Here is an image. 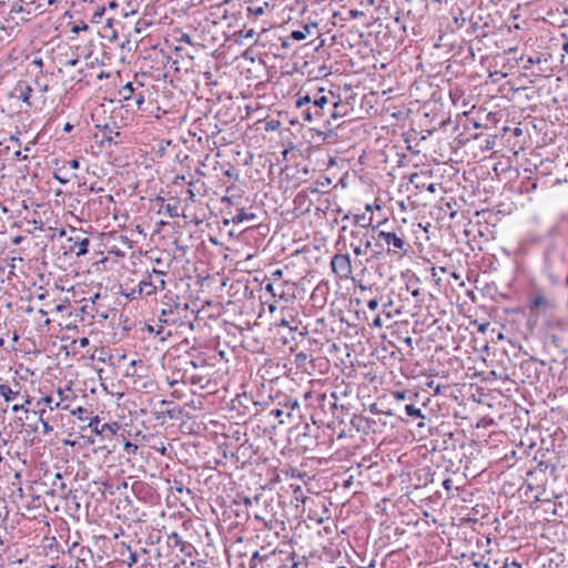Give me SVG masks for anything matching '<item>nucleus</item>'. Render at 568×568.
I'll return each instance as SVG.
<instances>
[{
  "label": "nucleus",
  "instance_id": "5701e85b",
  "mask_svg": "<svg viewBox=\"0 0 568 568\" xmlns=\"http://www.w3.org/2000/svg\"><path fill=\"white\" fill-rule=\"evenodd\" d=\"M51 486L52 494L59 493L61 496L67 494V485L63 481L62 475L60 473L54 474V478L51 483Z\"/></svg>",
  "mask_w": 568,
  "mask_h": 568
},
{
  "label": "nucleus",
  "instance_id": "4c0bfd02",
  "mask_svg": "<svg viewBox=\"0 0 568 568\" xmlns=\"http://www.w3.org/2000/svg\"><path fill=\"white\" fill-rule=\"evenodd\" d=\"M72 415L75 416L81 422L90 420V417H88V409L81 406L72 410Z\"/></svg>",
  "mask_w": 568,
  "mask_h": 568
},
{
  "label": "nucleus",
  "instance_id": "c9c22d12",
  "mask_svg": "<svg viewBox=\"0 0 568 568\" xmlns=\"http://www.w3.org/2000/svg\"><path fill=\"white\" fill-rule=\"evenodd\" d=\"M126 551L128 556L124 559V562L131 568L139 561V554L136 551H132L130 547L126 548Z\"/></svg>",
  "mask_w": 568,
  "mask_h": 568
},
{
  "label": "nucleus",
  "instance_id": "2eb2a0df",
  "mask_svg": "<svg viewBox=\"0 0 568 568\" xmlns=\"http://www.w3.org/2000/svg\"><path fill=\"white\" fill-rule=\"evenodd\" d=\"M555 306L554 301L541 293L534 294L530 297L531 312H546Z\"/></svg>",
  "mask_w": 568,
  "mask_h": 568
},
{
  "label": "nucleus",
  "instance_id": "ea45409f",
  "mask_svg": "<svg viewBox=\"0 0 568 568\" xmlns=\"http://www.w3.org/2000/svg\"><path fill=\"white\" fill-rule=\"evenodd\" d=\"M256 32L254 29H247L246 27H244L242 30L235 32V36L240 37V38H245V39H254Z\"/></svg>",
  "mask_w": 568,
  "mask_h": 568
},
{
  "label": "nucleus",
  "instance_id": "a878e982",
  "mask_svg": "<svg viewBox=\"0 0 568 568\" xmlns=\"http://www.w3.org/2000/svg\"><path fill=\"white\" fill-rule=\"evenodd\" d=\"M19 395V392H14L7 384H0V396L3 397L6 402L13 400Z\"/></svg>",
  "mask_w": 568,
  "mask_h": 568
},
{
  "label": "nucleus",
  "instance_id": "393cba45",
  "mask_svg": "<svg viewBox=\"0 0 568 568\" xmlns=\"http://www.w3.org/2000/svg\"><path fill=\"white\" fill-rule=\"evenodd\" d=\"M314 99V92H306L305 94L298 93L297 100H296V106L298 109H302L304 106H310Z\"/></svg>",
  "mask_w": 568,
  "mask_h": 568
},
{
  "label": "nucleus",
  "instance_id": "39448f33",
  "mask_svg": "<svg viewBox=\"0 0 568 568\" xmlns=\"http://www.w3.org/2000/svg\"><path fill=\"white\" fill-rule=\"evenodd\" d=\"M141 82H128L119 90V95L126 102L128 108H135L136 111H144L145 91Z\"/></svg>",
  "mask_w": 568,
  "mask_h": 568
},
{
  "label": "nucleus",
  "instance_id": "dca6fc26",
  "mask_svg": "<svg viewBox=\"0 0 568 568\" xmlns=\"http://www.w3.org/2000/svg\"><path fill=\"white\" fill-rule=\"evenodd\" d=\"M168 538L169 541H171L174 547H179L180 551L185 556L192 557L195 552V547L191 542L183 540L178 532H171Z\"/></svg>",
  "mask_w": 568,
  "mask_h": 568
},
{
  "label": "nucleus",
  "instance_id": "c756f323",
  "mask_svg": "<svg viewBox=\"0 0 568 568\" xmlns=\"http://www.w3.org/2000/svg\"><path fill=\"white\" fill-rule=\"evenodd\" d=\"M329 184H331V179L322 175L316 180V186L310 187V192L311 193H320V187H327Z\"/></svg>",
  "mask_w": 568,
  "mask_h": 568
},
{
  "label": "nucleus",
  "instance_id": "09e8293b",
  "mask_svg": "<svg viewBox=\"0 0 568 568\" xmlns=\"http://www.w3.org/2000/svg\"><path fill=\"white\" fill-rule=\"evenodd\" d=\"M65 168L69 166L72 170H78L80 168V161L78 159H72L65 162Z\"/></svg>",
  "mask_w": 568,
  "mask_h": 568
},
{
  "label": "nucleus",
  "instance_id": "6e6d98bb",
  "mask_svg": "<svg viewBox=\"0 0 568 568\" xmlns=\"http://www.w3.org/2000/svg\"><path fill=\"white\" fill-rule=\"evenodd\" d=\"M255 519L256 520H261L263 523V525L268 528V529H272V521H266L263 517L258 516V515H255Z\"/></svg>",
  "mask_w": 568,
  "mask_h": 568
},
{
  "label": "nucleus",
  "instance_id": "f3484780",
  "mask_svg": "<svg viewBox=\"0 0 568 568\" xmlns=\"http://www.w3.org/2000/svg\"><path fill=\"white\" fill-rule=\"evenodd\" d=\"M283 556H285L284 551L276 550H272L267 554H264V559L261 568H276L281 566L284 562Z\"/></svg>",
  "mask_w": 568,
  "mask_h": 568
},
{
  "label": "nucleus",
  "instance_id": "79ce46f5",
  "mask_svg": "<svg viewBox=\"0 0 568 568\" xmlns=\"http://www.w3.org/2000/svg\"><path fill=\"white\" fill-rule=\"evenodd\" d=\"M384 253H386V251H382V248L375 247V250L373 251V254L371 255L369 258L366 260V262L371 263L374 261H379L384 256Z\"/></svg>",
  "mask_w": 568,
  "mask_h": 568
},
{
  "label": "nucleus",
  "instance_id": "6e6552de",
  "mask_svg": "<svg viewBox=\"0 0 568 568\" xmlns=\"http://www.w3.org/2000/svg\"><path fill=\"white\" fill-rule=\"evenodd\" d=\"M332 272L342 281L352 278V260L349 254H335L331 260Z\"/></svg>",
  "mask_w": 568,
  "mask_h": 568
},
{
  "label": "nucleus",
  "instance_id": "338daca9",
  "mask_svg": "<svg viewBox=\"0 0 568 568\" xmlns=\"http://www.w3.org/2000/svg\"><path fill=\"white\" fill-rule=\"evenodd\" d=\"M181 41L186 42V43H189V44H191V43H192V41H191V37H190L189 34H186V33H183V34H182V37H181Z\"/></svg>",
  "mask_w": 568,
  "mask_h": 568
},
{
  "label": "nucleus",
  "instance_id": "774afa93",
  "mask_svg": "<svg viewBox=\"0 0 568 568\" xmlns=\"http://www.w3.org/2000/svg\"><path fill=\"white\" fill-rule=\"evenodd\" d=\"M8 139H9V141H12L14 143H17L18 145H21L20 139L13 134H10Z\"/></svg>",
  "mask_w": 568,
  "mask_h": 568
},
{
  "label": "nucleus",
  "instance_id": "423d86ee",
  "mask_svg": "<svg viewBox=\"0 0 568 568\" xmlns=\"http://www.w3.org/2000/svg\"><path fill=\"white\" fill-rule=\"evenodd\" d=\"M166 275V272L156 270L154 267L151 271H146L140 281L141 290L143 291L144 296L149 297L160 291H163L166 284L164 278Z\"/></svg>",
  "mask_w": 568,
  "mask_h": 568
},
{
  "label": "nucleus",
  "instance_id": "7ed1b4c3",
  "mask_svg": "<svg viewBox=\"0 0 568 568\" xmlns=\"http://www.w3.org/2000/svg\"><path fill=\"white\" fill-rule=\"evenodd\" d=\"M189 304L175 302L172 298L169 302H162V307L159 314V322L165 325H187L193 327L192 322L189 320Z\"/></svg>",
  "mask_w": 568,
  "mask_h": 568
},
{
  "label": "nucleus",
  "instance_id": "3c124183",
  "mask_svg": "<svg viewBox=\"0 0 568 568\" xmlns=\"http://www.w3.org/2000/svg\"><path fill=\"white\" fill-rule=\"evenodd\" d=\"M501 568H521V565L515 560L508 562V559H506Z\"/></svg>",
  "mask_w": 568,
  "mask_h": 568
},
{
  "label": "nucleus",
  "instance_id": "f03ea898",
  "mask_svg": "<svg viewBox=\"0 0 568 568\" xmlns=\"http://www.w3.org/2000/svg\"><path fill=\"white\" fill-rule=\"evenodd\" d=\"M254 405H260L263 408L273 405L270 409V415L278 418L280 424H284V417L292 419L295 412L300 416V403L297 398L292 397L282 392H276L275 395H270L268 400H254Z\"/></svg>",
  "mask_w": 568,
  "mask_h": 568
},
{
  "label": "nucleus",
  "instance_id": "f257e3e1",
  "mask_svg": "<svg viewBox=\"0 0 568 568\" xmlns=\"http://www.w3.org/2000/svg\"><path fill=\"white\" fill-rule=\"evenodd\" d=\"M374 247L386 251V254L394 261H400L409 252L410 244L406 241L404 233L379 230V225L373 226Z\"/></svg>",
  "mask_w": 568,
  "mask_h": 568
},
{
  "label": "nucleus",
  "instance_id": "49530a36",
  "mask_svg": "<svg viewBox=\"0 0 568 568\" xmlns=\"http://www.w3.org/2000/svg\"><path fill=\"white\" fill-rule=\"evenodd\" d=\"M337 399H338L337 393L332 392L329 394V399H328V404L332 408H337Z\"/></svg>",
  "mask_w": 568,
  "mask_h": 568
},
{
  "label": "nucleus",
  "instance_id": "a18cd8bd",
  "mask_svg": "<svg viewBox=\"0 0 568 568\" xmlns=\"http://www.w3.org/2000/svg\"><path fill=\"white\" fill-rule=\"evenodd\" d=\"M366 305L367 307L371 310V311H376L378 308V305H379V300L377 297H373V298H369L367 302H366Z\"/></svg>",
  "mask_w": 568,
  "mask_h": 568
},
{
  "label": "nucleus",
  "instance_id": "4be33fe9",
  "mask_svg": "<svg viewBox=\"0 0 568 568\" xmlns=\"http://www.w3.org/2000/svg\"><path fill=\"white\" fill-rule=\"evenodd\" d=\"M120 295L125 296L129 301H135L144 296V293L141 290V284L139 283L138 286L131 288L121 286Z\"/></svg>",
  "mask_w": 568,
  "mask_h": 568
},
{
  "label": "nucleus",
  "instance_id": "bb28decb",
  "mask_svg": "<svg viewBox=\"0 0 568 568\" xmlns=\"http://www.w3.org/2000/svg\"><path fill=\"white\" fill-rule=\"evenodd\" d=\"M268 7V2L264 1L263 4H254L246 8L248 16L261 17L265 13V8Z\"/></svg>",
  "mask_w": 568,
  "mask_h": 568
},
{
  "label": "nucleus",
  "instance_id": "4d7b16f0",
  "mask_svg": "<svg viewBox=\"0 0 568 568\" xmlns=\"http://www.w3.org/2000/svg\"><path fill=\"white\" fill-rule=\"evenodd\" d=\"M410 293L416 298L417 302H420L419 296L422 295V292L419 287L413 288Z\"/></svg>",
  "mask_w": 568,
  "mask_h": 568
},
{
  "label": "nucleus",
  "instance_id": "0e129e2a",
  "mask_svg": "<svg viewBox=\"0 0 568 568\" xmlns=\"http://www.w3.org/2000/svg\"><path fill=\"white\" fill-rule=\"evenodd\" d=\"M13 155H14V158H16L17 160H27V159H28V156H27V155H22L21 151H19V150H18V151H16V152L13 153Z\"/></svg>",
  "mask_w": 568,
  "mask_h": 568
},
{
  "label": "nucleus",
  "instance_id": "aec40b11",
  "mask_svg": "<svg viewBox=\"0 0 568 568\" xmlns=\"http://www.w3.org/2000/svg\"><path fill=\"white\" fill-rule=\"evenodd\" d=\"M53 1L49 0H32L27 2L26 14H41L48 10V6H50Z\"/></svg>",
  "mask_w": 568,
  "mask_h": 568
},
{
  "label": "nucleus",
  "instance_id": "1a4fd4ad",
  "mask_svg": "<svg viewBox=\"0 0 568 568\" xmlns=\"http://www.w3.org/2000/svg\"><path fill=\"white\" fill-rule=\"evenodd\" d=\"M88 427L91 432L98 436H101L102 439L111 438L116 435V433L121 429V424L118 422L114 423H103L101 424V419L99 416L91 417Z\"/></svg>",
  "mask_w": 568,
  "mask_h": 568
},
{
  "label": "nucleus",
  "instance_id": "37998d69",
  "mask_svg": "<svg viewBox=\"0 0 568 568\" xmlns=\"http://www.w3.org/2000/svg\"><path fill=\"white\" fill-rule=\"evenodd\" d=\"M124 450L130 454V455H134L138 450V445L131 443V442H125L124 444Z\"/></svg>",
  "mask_w": 568,
  "mask_h": 568
},
{
  "label": "nucleus",
  "instance_id": "f704fd0d",
  "mask_svg": "<svg viewBox=\"0 0 568 568\" xmlns=\"http://www.w3.org/2000/svg\"><path fill=\"white\" fill-rule=\"evenodd\" d=\"M405 414L412 418H418L422 417V410L420 408L416 407L413 404L405 405Z\"/></svg>",
  "mask_w": 568,
  "mask_h": 568
},
{
  "label": "nucleus",
  "instance_id": "5fc2aeb1",
  "mask_svg": "<svg viewBox=\"0 0 568 568\" xmlns=\"http://www.w3.org/2000/svg\"><path fill=\"white\" fill-rule=\"evenodd\" d=\"M277 325H278V326H285V327H288V328H290V331H296V329H297V326H295V327L291 326V325H290V322H288L287 320H285V318H282Z\"/></svg>",
  "mask_w": 568,
  "mask_h": 568
},
{
  "label": "nucleus",
  "instance_id": "13d9d810",
  "mask_svg": "<svg viewBox=\"0 0 568 568\" xmlns=\"http://www.w3.org/2000/svg\"><path fill=\"white\" fill-rule=\"evenodd\" d=\"M268 278H283V271L280 268L274 271Z\"/></svg>",
  "mask_w": 568,
  "mask_h": 568
},
{
  "label": "nucleus",
  "instance_id": "473e14b6",
  "mask_svg": "<svg viewBox=\"0 0 568 568\" xmlns=\"http://www.w3.org/2000/svg\"><path fill=\"white\" fill-rule=\"evenodd\" d=\"M33 414H39V420L42 424L43 433L44 434H51L53 432V427L43 418V415L45 414V409H41L39 412L34 410Z\"/></svg>",
  "mask_w": 568,
  "mask_h": 568
},
{
  "label": "nucleus",
  "instance_id": "603ef678",
  "mask_svg": "<svg viewBox=\"0 0 568 568\" xmlns=\"http://www.w3.org/2000/svg\"><path fill=\"white\" fill-rule=\"evenodd\" d=\"M28 224H31L33 230H42L43 227V223L42 221H37V220H32V221H28Z\"/></svg>",
  "mask_w": 568,
  "mask_h": 568
},
{
  "label": "nucleus",
  "instance_id": "0eeeda50",
  "mask_svg": "<svg viewBox=\"0 0 568 568\" xmlns=\"http://www.w3.org/2000/svg\"><path fill=\"white\" fill-rule=\"evenodd\" d=\"M264 290L277 301L288 302L295 297L294 285L283 278H265Z\"/></svg>",
  "mask_w": 568,
  "mask_h": 568
},
{
  "label": "nucleus",
  "instance_id": "2f4dec72",
  "mask_svg": "<svg viewBox=\"0 0 568 568\" xmlns=\"http://www.w3.org/2000/svg\"><path fill=\"white\" fill-rule=\"evenodd\" d=\"M466 23H467V20H466V18L462 17V14L454 16L453 22L449 24V27H450L452 31H456V30H459L463 27H465Z\"/></svg>",
  "mask_w": 568,
  "mask_h": 568
},
{
  "label": "nucleus",
  "instance_id": "69168bd1",
  "mask_svg": "<svg viewBox=\"0 0 568 568\" xmlns=\"http://www.w3.org/2000/svg\"><path fill=\"white\" fill-rule=\"evenodd\" d=\"M373 325L374 326H377V327H381L383 324H382V320H381V316L377 315L374 321H373Z\"/></svg>",
  "mask_w": 568,
  "mask_h": 568
},
{
  "label": "nucleus",
  "instance_id": "c85d7f7f",
  "mask_svg": "<svg viewBox=\"0 0 568 568\" xmlns=\"http://www.w3.org/2000/svg\"><path fill=\"white\" fill-rule=\"evenodd\" d=\"M264 559V555H262L258 550L254 551L248 561L250 568H261Z\"/></svg>",
  "mask_w": 568,
  "mask_h": 568
},
{
  "label": "nucleus",
  "instance_id": "9b49d317",
  "mask_svg": "<svg viewBox=\"0 0 568 568\" xmlns=\"http://www.w3.org/2000/svg\"><path fill=\"white\" fill-rule=\"evenodd\" d=\"M72 232L74 233V235H71L67 239V248L71 253H75L77 256L85 255L89 252L90 239L87 236H82L75 230H73Z\"/></svg>",
  "mask_w": 568,
  "mask_h": 568
},
{
  "label": "nucleus",
  "instance_id": "58836bf2",
  "mask_svg": "<svg viewBox=\"0 0 568 568\" xmlns=\"http://www.w3.org/2000/svg\"><path fill=\"white\" fill-rule=\"evenodd\" d=\"M65 165L60 168L58 172L54 173V179L59 181L61 184H65L70 181V178L65 174Z\"/></svg>",
  "mask_w": 568,
  "mask_h": 568
},
{
  "label": "nucleus",
  "instance_id": "680f3d73",
  "mask_svg": "<svg viewBox=\"0 0 568 568\" xmlns=\"http://www.w3.org/2000/svg\"><path fill=\"white\" fill-rule=\"evenodd\" d=\"M349 14H351L352 18H358V17H363L364 12L358 11V10H351Z\"/></svg>",
  "mask_w": 568,
  "mask_h": 568
},
{
  "label": "nucleus",
  "instance_id": "c03bdc74",
  "mask_svg": "<svg viewBox=\"0 0 568 568\" xmlns=\"http://www.w3.org/2000/svg\"><path fill=\"white\" fill-rule=\"evenodd\" d=\"M88 24L83 21H81L79 24H74L72 28H71V32L72 33H79L80 31H85L88 30Z\"/></svg>",
  "mask_w": 568,
  "mask_h": 568
},
{
  "label": "nucleus",
  "instance_id": "f8f14e48",
  "mask_svg": "<svg viewBox=\"0 0 568 568\" xmlns=\"http://www.w3.org/2000/svg\"><path fill=\"white\" fill-rule=\"evenodd\" d=\"M557 471V466L549 462H539L534 469H530L527 473V476L531 477L536 483L537 487H541L546 481V474L555 475Z\"/></svg>",
  "mask_w": 568,
  "mask_h": 568
},
{
  "label": "nucleus",
  "instance_id": "9d476101",
  "mask_svg": "<svg viewBox=\"0 0 568 568\" xmlns=\"http://www.w3.org/2000/svg\"><path fill=\"white\" fill-rule=\"evenodd\" d=\"M481 17L475 16L474 13L470 16L467 28L466 36L474 37L476 39L486 38L489 33V24L488 22H481Z\"/></svg>",
  "mask_w": 568,
  "mask_h": 568
},
{
  "label": "nucleus",
  "instance_id": "bf43d9fd",
  "mask_svg": "<svg viewBox=\"0 0 568 568\" xmlns=\"http://www.w3.org/2000/svg\"><path fill=\"white\" fill-rule=\"evenodd\" d=\"M3 144H4V140L0 139V155H2V154H7V153L9 152V150H10V148H9V146H4V148L2 149V145H3Z\"/></svg>",
  "mask_w": 568,
  "mask_h": 568
},
{
  "label": "nucleus",
  "instance_id": "ddd939ff",
  "mask_svg": "<svg viewBox=\"0 0 568 568\" xmlns=\"http://www.w3.org/2000/svg\"><path fill=\"white\" fill-rule=\"evenodd\" d=\"M229 217H225L223 223L224 224H241L243 222H253L257 219L256 214L253 212H247L244 207H236L235 212L233 213L231 210L226 212Z\"/></svg>",
  "mask_w": 568,
  "mask_h": 568
},
{
  "label": "nucleus",
  "instance_id": "a19ab883",
  "mask_svg": "<svg viewBox=\"0 0 568 568\" xmlns=\"http://www.w3.org/2000/svg\"><path fill=\"white\" fill-rule=\"evenodd\" d=\"M12 28H8L4 26L0 27V48H2L6 44V40L10 37V31Z\"/></svg>",
  "mask_w": 568,
  "mask_h": 568
},
{
  "label": "nucleus",
  "instance_id": "72a5a7b5",
  "mask_svg": "<svg viewBox=\"0 0 568 568\" xmlns=\"http://www.w3.org/2000/svg\"><path fill=\"white\" fill-rule=\"evenodd\" d=\"M190 383L192 385H199L201 388L205 387L204 383H209V379L206 378V375L201 374H193L190 376Z\"/></svg>",
  "mask_w": 568,
  "mask_h": 568
},
{
  "label": "nucleus",
  "instance_id": "8fccbe9b",
  "mask_svg": "<svg viewBox=\"0 0 568 568\" xmlns=\"http://www.w3.org/2000/svg\"><path fill=\"white\" fill-rule=\"evenodd\" d=\"M186 568H206V561H204V560L191 561Z\"/></svg>",
  "mask_w": 568,
  "mask_h": 568
},
{
  "label": "nucleus",
  "instance_id": "7c9ffc66",
  "mask_svg": "<svg viewBox=\"0 0 568 568\" xmlns=\"http://www.w3.org/2000/svg\"><path fill=\"white\" fill-rule=\"evenodd\" d=\"M307 358H308V356L306 353H304V352L296 353L294 355V364L296 365V367L305 369Z\"/></svg>",
  "mask_w": 568,
  "mask_h": 568
},
{
  "label": "nucleus",
  "instance_id": "20e7f679",
  "mask_svg": "<svg viewBox=\"0 0 568 568\" xmlns=\"http://www.w3.org/2000/svg\"><path fill=\"white\" fill-rule=\"evenodd\" d=\"M324 88L314 91V99L310 106L302 110L304 121L314 122L322 119L326 114V108L331 103V95L324 94Z\"/></svg>",
  "mask_w": 568,
  "mask_h": 568
},
{
  "label": "nucleus",
  "instance_id": "864d4df0",
  "mask_svg": "<svg viewBox=\"0 0 568 568\" xmlns=\"http://www.w3.org/2000/svg\"><path fill=\"white\" fill-rule=\"evenodd\" d=\"M52 402H53L52 396L47 395V396H44V397H42V398H40V399L38 400V405H40L41 403H43V404H45V405H49V406H50V405L52 404Z\"/></svg>",
  "mask_w": 568,
  "mask_h": 568
},
{
  "label": "nucleus",
  "instance_id": "cd10ccee",
  "mask_svg": "<svg viewBox=\"0 0 568 568\" xmlns=\"http://www.w3.org/2000/svg\"><path fill=\"white\" fill-rule=\"evenodd\" d=\"M311 33V27L305 24L302 30H294L291 32L290 38L295 41H302L306 39L307 34Z\"/></svg>",
  "mask_w": 568,
  "mask_h": 568
},
{
  "label": "nucleus",
  "instance_id": "6ab92c4d",
  "mask_svg": "<svg viewBox=\"0 0 568 568\" xmlns=\"http://www.w3.org/2000/svg\"><path fill=\"white\" fill-rule=\"evenodd\" d=\"M216 355H207L206 353H197L192 356L190 364L193 368L213 367Z\"/></svg>",
  "mask_w": 568,
  "mask_h": 568
},
{
  "label": "nucleus",
  "instance_id": "4468645a",
  "mask_svg": "<svg viewBox=\"0 0 568 568\" xmlns=\"http://www.w3.org/2000/svg\"><path fill=\"white\" fill-rule=\"evenodd\" d=\"M351 237L353 240H357V243L352 242L351 246L353 247V252L356 256L363 255L366 253V250L369 248L373 244L369 239L366 237L365 234H362V231L353 230L351 231Z\"/></svg>",
  "mask_w": 568,
  "mask_h": 568
},
{
  "label": "nucleus",
  "instance_id": "a211bd4d",
  "mask_svg": "<svg viewBox=\"0 0 568 568\" xmlns=\"http://www.w3.org/2000/svg\"><path fill=\"white\" fill-rule=\"evenodd\" d=\"M328 95H331V103L328 105L329 118L324 120L326 126H332L331 119L337 120L341 116V112L338 108L343 106L339 97H336L332 91H328Z\"/></svg>",
  "mask_w": 568,
  "mask_h": 568
},
{
  "label": "nucleus",
  "instance_id": "de8ad7c7",
  "mask_svg": "<svg viewBox=\"0 0 568 568\" xmlns=\"http://www.w3.org/2000/svg\"><path fill=\"white\" fill-rule=\"evenodd\" d=\"M24 8H27V2L26 3H21V4L14 3L12 6L11 12H16V13L23 12V13H26V9Z\"/></svg>",
  "mask_w": 568,
  "mask_h": 568
},
{
  "label": "nucleus",
  "instance_id": "e433bc0d",
  "mask_svg": "<svg viewBox=\"0 0 568 568\" xmlns=\"http://www.w3.org/2000/svg\"><path fill=\"white\" fill-rule=\"evenodd\" d=\"M104 13H105V7H97L92 13L91 22L92 23H101Z\"/></svg>",
  "mask_w": 568,
  "mask_h": 568
},
{
  "label": "nucleus",
  "instance_id": "052dcab7",
  "mask_svg": "<svg viewBox=\"0 0 568 568\" xmlns=\"http://www.w3.org/2000/svg\"><path fill=\"white\" fill-rule=\"evenodd\" d=\"M103 191H104L103 187L97 186L95 183L90 185V192L100 193V192H103Z\"/></svg>",
  "mask_w": 568,
  "mask_h": 568
},
{
  "label": "nucleus",
  "instance_id": "e2e57ef3",
  "mask_svg": "<svg viewBox=\"0 0 568 568\" xmlns=\"http://www.w3.org/2000/svg\"><path fill=\"white\" fill-rule=\"evenodd\" d=\"M89 345V338L88 337H82L79 339V346L80 347H85Z\"/></svg>",
  "mask_w": 568,
  "mask_h": 568
},
{
  "label": "nucleus",
  "instance_id": "412c9836",
  "mask_svg": "<svg viewBox=\"0 0 568 568\" xmlns=\"http://www.w3.org/2000/svg\"><path fill=\"white\" fill-rule=\"evenodd\" d=\"M285 560L290 561V566L285 565V568H307L305 557H300L295 552L285 554Z\"/></svg>",
  "mask_w": 568,
  "mask_h": 568
},
{
  "label": "nucleus",
  "instance_id": "b1692460",
  "mask_svg": "<svg viewBox=\"0 0 568 568\" xmlns=\"http://www.w3.org/2000/svg\"><path fill=\"white\" fill-rule=\"evenodd\" d=\"M17 91H19V99H21V101L23 103H26L28 106H30L31 105L30 99H31L33 89L29 84L19 83Z\"/></svg>",
  "mask_w": 568,
  "mask_h": 568
}]
</instances>
